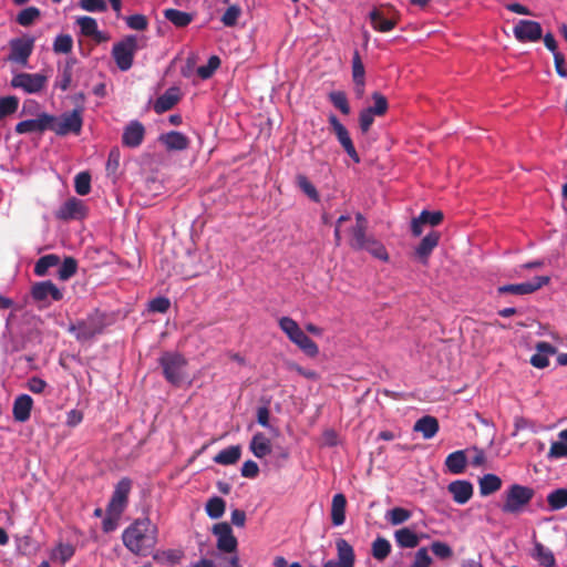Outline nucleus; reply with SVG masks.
<instances>
[{
  "label": "nucleus",
  "mask_w": 567,
  "mask_h": 567,
  "mask_svg": "<svg viewBox=\"0 0 567 567\" xmlns=\"http://www.w3.org/2000/svg\"><path fill=\"white\" fill-rule=\"evenodd\" d=\"M41 16V11L37 7H28L21 10L17 16V22L22 27H29Z\"/></svg>",
  "instance_id": "obj_48"
},
{
  "label": "nucleus",
  "mask_w": 567,
  "mask_h": 567,
  "mask_svg": "<svg viewBox=\"0 0 567 567\" xmlns=\"http://www.w3.org/2000/svg\"><path fill=\"white\" fill-rule=\"evenodd\" d=\"M365 71L364 65L361 61L360 54L358 51L354 52L352 58V78L354 83H359L361 85V81L364 80Z\"/></svg>",
  "instance_id": "obj_54"
},
{
  "label": "nucleus",
  "mask_w": 567,
  "mask_h": 567,
  "mask_svg": "<svg viewBox=\"0 0 567 567\" xmlns=\"http://www.w3.org/2000/svg\"><path fill=\"white\" fill-rule=\"evenodd\" d=\"M126 24L132 30L143 31L147 28L148 21L145 16L136 13L126 18Z\"/></svg>",
  "instance_id": "obj_58"
},
{
  "label": "nucleus",
  "mask_w": 567,
  "mask_h": 567,
  "mask_svg": "<svg viewBox=\"0 0 567 567\" xmlns=\"http://www.w3.org/2000/svg\"><path fill=\"white\" fill-rule=\"evenodd\" d=\"M550 278L548 276H537L530 281L520 282V284H509L499 286L497 288V292L499 295L504 293H513V295H529L546 286L549 282Z\"/></svg>",
  "instance_id": "obj_12"
},
{
  "label": "nucleus",
  "mask_w": 567,
  "mask_h": 567,
  "mask_svg": "<svg viewBox=\"0 0 567 567\" xmlns=\"http://www.w3.org/2000/svg\"><path fill=\"white\" fill-rule=\"evenodd\" d=\"M19 107V99L17 96L0 97V120L17 112Z\"/></svg>",
  "instance_id": "obj_49"
},
{
  "label": "nucleus",
  "mask_w": 567,
  "mask_h": 567,
  "mask_svg": "<svg viewBox=\"0 0 567 567\" xmlns=\"http://www.w3.org/2000/svg\"><path fill=\"white\" fill-rule=\"evenodd\" d=\"M31 297L39 302L60 301L63 299V292L51 280H45L32 286Z\"/></svg>",
  "instance_id": "obj_16"
},
{
  "label": "nucleus",
  "mask_w": 567,
  "mask_h": 567,
  "mask_svg": "<svg viewBox=\"0 0 567 567\" xmlns=\"http://www.w3.org/2000/svg\"><path fill=\"white\" fill-rule=\"evenodd\" d=\"M79 6L87 12H105L107 4L104 0H80Z\"/></svg>",
  "instance_id": "obj_56"
},
{
  "label": "nucleus",
  "mask_w": 567,
  "mask_h": 567,
  "mask_svg": "<svg viewBox=\"0 0 567 567\" xmlns=\"http://www.w3.org/2000/svg\"><path fill=\"white\" fill-rule=\"evenodd\" d=\"M83 125L82 112L79 109L72 112L63 113L61 117L51 124L50 131H53L59 136H64L70 133L79 135Z\"/></svg>",
  "instance_id": "obj_7"
},
{
  "label": "nucleus",
  "mask_w": 567,
  "mask_h": 567,
  "mask_svg": "<svg viewBox=\"0 0 567 567\" xmlns=\"http://www.w3.org/2000/svg\"><path fill=\"white\" fill-rule=\"evenodd\" d=\"M249 449L257 458H262L271 452L270 440L261 432L254 434Z\"/></svg>",
  "instance_id": "obj_29"
},
{
  "label": "nucleus",
  "mask_w": 567,
  "mask_h": 567,
  "mask_svg": "<svg viewBox=\"0 0 567 567\" xmlns=\"http://www.w3.org/2000/svg\"><path fill=\"white\" fill-rule=\"evenodd\" d=\"M55 121V116L45 112L40 113L37 118H30L19 122L16 125V133L29 134V133H42L50 130L51 124Z\"/></svg>",
  "instance_id": "obj_15"
},
{
  "label": "nucleus",
  "mask_w": 567,
  "mask_h": 567,
  "mask_svg": "<svg viewBox=\"0 0 567 567\" xmlns=\"http://www.w3.org/2000/svg\"><path fill=\"white\" fill-rule=\"evenodd\" d=\"M394 539L396 545L401 548H415L420 543L416 533L408 527L395 530Z\"/></svg>",
  "instance_id": "obj_31"
},
{
  "label": "nucleus",
  "mask_w": 567,
  "mask_h": 567,
  "mask_svg": "<svg viewBox=\"0 0 567 567\" xmlns=\"http://www.w3.org/2000/svg\"><path fill=\"white\" fill-rule=\"evenodd\" d=\"M122 540L132 554L147 556L157 543V527L148 517L137 518L124 529Z\"/></svg>",
  "instance_id": "obj_1"
},
{
  "label": "nucleus",
  "mask_w": 567,
  "mask_h": 567,
  "mask_svg": "<svg viewBox=\"0 0 567 567\" xmlns=\"http://www.w3.org/2000/svg\"><path fill=\"white\" fill-rule=\"evenodd\" d=\"M158 141L166 147L167 151H184L189 146L188 137L178 131H171L161 134Z\"/></svg>",
  "instance_id": "obj_21"
},
{
  "label": "nucleus",
  "mask_w": 567,
  "mask_h": 567,
  "mask_svg": "<svg viewBox=\"0 0 567 567\" xmlns=\"http://www.w3.org/2000/svg\"><path fill=\"white\" fill-rule=\"evenodd\" d=\"M74 189L80 196H85L91 192V175L89 172H80L75 175Z\"/></svg>",
  "instance_id": "obj_47"
},
{
  "label": "nucleus",
  "mask_w": 567,
  "mask_h": 567,
  "mask_svg": "<svg viewBox=\"0 0 567 567\" xmlns=\"http://www.w3.org/2000/svg\"><path fill=\"white\" fill-rule=\"evenodd\" d=\"M329 101L332 103V105L338 109L342 114L348 115L350 114V105L348 103V99L344 92L342 91H332L328 95Z\"/></svg>",
  "instance_id": "obj_45"
},
{
  "label": "nucleus",
  "mask_w": 567,
  "mask_h": 567,
  "mask_svg": "<svg viewBox=\"0 0 567 567\" xmlns=\"http://www.w3.org/2000/svg\"><path fill=\"white\" fill-rule=\"evenodd\" d=\"M440 233L430 231L415 248V255L425 264L433 249L439 245Z\"/></svg>",
  "instance_id": "obj_25"
},
{
  "label": "nucleus",
  "mask_w": 567,
  "mask_h": 567,
  "mask_svg": "<svg viewBox=\"0 0 567 567\" xmlns=\"http://www.w3.org/2000/svg\"><path fill=\"white\" fill-rule=\"evenodd\" d=\"M33 409V399L29 394H19L12 404L13 420L24 423L30 419Z\"/></svg>",
  "instance_id": "obj_18"
},
{
  "label": "nucleus",
  "mask_w": 567,
  "mask_h": 567,
  "mask_svg": "<svg viewBox=\"0 0 567 567\" xmlns=\"http://www.w3.org/2000/svg\"><path fill=\"white\" fill-rule=\"evenodd\" d=\"M377 115L369 109H363L359 114V127L363 134L368 133Z\"/></svg>",
  "instance_id": "obj_55"
},
{
  "label": "nucleus",
  "mask_w": 567,
  "mask_h": 567,
  "mask_svg": "<svg viewBox=\"0 0 567 567\" xmlns=\"http://www.w3.org/2000/svg\"><path fill=\"white\" fill-rule=\"evenodd\" d=\"M453 496V501L460 505L466 504L473 495V485L465 480L451 482L447 486Z\"/></svg>",
  "instance_id": "obj_20"
},
{
  "label": "nucleus",
  "mask_w": 567,
  "mask_h": 567,
  "mask_svg": "<svg viewBox=\"0 0 567 567\" xmlns=\"http://www.w3.org/2000/svg\"><path fill=\"white\" fill-rule=\"evenodd\" d=\"M420 217L425 221V225L429 224L431 226H436L443 220V214L439 210L430 212L424 209L421 212Z\"/></svg>",
  "instance_id": "obj_63"
},
{
  "label": "nucleus",
  "mask_w": 567,
  "mask_h": 567,
  "mask_svg": "<svg viewBox=\"0 0 567 567\" xmlns=\"http://www.w3.org/2000/svg\"><path fill=\"white\" fill-rule=\"evenodd\" d=\"M178 89L169 87L161 96H158L154 103V111L157 114H162L171 110L178 102Z\"/></svg>",
  "instance_id": "obj_27"
},
{
  "label": "nucleus",
  "mask_w": 567,
  "mask_h": 567,
  "mask_svg": "<svg viewBox=\"0 0 567 567\" xmlns=\"http://www.w3.org/2000/svg\"><path fill=\"white\" fill-rule=\"evenodd\" d=\"M547 504L550 511L556 512L567 506V488L560 487L548 493Z\"/></svg>",
  "instance_id": "obj_35"
},
{
  "label": "nucleus",
  "mask_w": 567,
  "mask_h": 567,
  "mask_svg": "<svg viewBox=\"0 0 567 567\" xmlns=\"http://www.w3.org/2000/svg\"><path fill=\"white\" fill-rule=\"evenodd\" d=\"M52 49L56 54L70 53L73 49V38L65 33L58 34L53 41Z\"/></svg>",
  "instance_id": "obj_44"
},
{
  "label": "nucleus",
  "mask_w": 567,
  "mask_h": 567,
  "mask_svg": "<svg viewBox=\"0 0 567 567\" xmlns=\"http://www.w3.org/2000/svg\"><path fill=\"white\" fill-rule=\"evenodd\" d=\"M361 250H367L373 257L383 261H388L389 259V255L385 247L380 241L375 240L372 237L367 241V244L362 247Z\"/></svg>",
  "instance_id": "obj_46"
},
{
  "label": "nucleus",
  "mask_w": 567,
  "mask_h": 567,
  "mask_svg": "<svg viewBox=\"0 0 567 567\" xmlns=\"http://www.w3.org/2000/svg\"><path fill=\"white\" fill-rule=\"evenodd\" d=\"M431 550L436 557L441 559L450 558L453 554L452 548L443 542H433L431 544Z\"/></svg>",
  "instance_id": "obj_60"
},
{
  "label": "nucleus",
  "mask_w": 567,
  "mask_h": 567,
  "mask_svg": "<svg viewBox=\"0 0 567 567\" xmlns=\"http://www.w3.org/2000/svg\"><path fill=\"white\" fill-rule=\"evenodd\" d=\"M534 495L535 492L532 487L512 484L503 494L504 502L501 505V509L505 514L518 515L525 511Z\"/></svg>",
  "instance_id": "obj_2"
},
{
  "label": "nucleus",
  "mask_w": 567,
  "mask_h": 567,
  "mask_svg": "<svg viewBox=\"0 0 567 567\" xmlns=\"http://www.w3.org/2000/svg\"><path fill=\"white\" fill-rule=\"evenodd\" d=\"M357 224L351 228V240L350 245L352 248L360 250L367 244V241L371 238L365 235V218L362 214H357L355 216Z\"/></svg>",
  "instance_id": "obj_24"
},
{
  "label": "nucleus",
  "mask_w": 567,
  "mask_h": 567,
  "mask_svg": "<svg viewBox=\"0 0 567 567\" xmlns=\"http://www.w3.org/2000/svg\"><path fill=\"white\" fill-rule=\"evenodd\" d=\"M467 460L464 451H455L447 455L445 466L452 474H461L464 472Z\"/></svg>",
  "instance_id": "obj_34"
},
{
  "label": "nucleus",
  "mask_w": 567,
  "mask_h": 567,
  "mask_svg": "<svg viewBox=\"0 0 567 567\" xmlns=\"http://www.w3.org/2000/svg\"><path fill=\"white\" fill-rule=\"evenodd\" d=\"M86 214L87 208L83 200L71 197L60 206L56 212V218L62 220L83 219Z\"/></svg>",
  "instance_id": "obj_17"
},
{
  "label": "nucleus",
  "mask_w": 567,
  "mask_h": 567,
  "mask_svg": "<svg viewBox=\"0 0 567 567\" xmlns=\"http://www.w3.org/2000/svg\"><path fill=\"white\" fill-rule=\"evenodd\" d=\"M502 486V480L495 474H485L480 480V493L482 496H488L497 492Z\"/></svg>",
  "instance_id": "obj_39"
},
{
  "label": "nucleus",
  "mask_w": 567,
  "mask_h": 567,
  "mask_svg": "<svg viewBox=\"0 0 567 567\" xmlns=\"http://www.w3.org/2000/svg\"><path fill=\"white\" fill-rule=\"evenodd\" d=\"M47 386L48 383L38 377H32L27 383L28 390L35 394L43 393Z\"/></svg>",
  "instance_id": "obj_64"
},
{
  "label": "nucleus",
  "mask_w": 567,
  "mask_h": 567,
  "mask_svg": "<svg viewBox=\"0 0 567 567\" xmlns=\"http://www.w3.org/2000/svg\"><path fill=\"white\" fill-rule=\"evenodd\" d=\"M280 329L288 339L298 346L309 357H316L319 353L318 346L303 332L297 321L290 317H281L278 321Z\"/></svg>",
  "instance_id": "obj_5"
},
{
  "label": "nucleus",
  "mask_w": 567,
  "mask_h": 567,
  "mask_svg": "<svg viewBox=\"0 0 567 567\" xmlns=\"http://www.w3.org/2000/svg\"><path fill=\"white\" fill-rule=\"evenodd\" d=\"M241 14V9L237 4H233L227 8L224 14L220 18V21L225 27H235L237 21Z\"/></svg>",
  "instance_id": "obj_52"
},
{
  "label": "nucleus",
  "mask_w": 567,
  "mask_h": 567,
  "mask_svg": "<svg viewBox=\"0 0 567 567\" xmlns=\"http://www.w3.org/2000/svg\"><path fill=\"white\" fill-rule=\"evenodd\" d=\"M226 509L225 501L219 496L210 497L205 506L206 514L212 519L220 518Z\"/></svg>",
  "instance_id": "obj_40"
},
{
  "label": "nucleus",
  "mask_w": 567,
  "mask_h": 567,
  "mask_svg": "<svg viewBox=\"0 0 567 567\" xmlns=\"http://www.w3.org/2000/svg\"><path fill=\"white\" fill-rule=\"evenodd\" d=\"M9 60L21 65H27L29 56L32 54L34 39L33 38H14L10 40Z\"/></svg>",
  "instance_id": "obj_13"
},
{
  "label": "nucleus",
  "mask_w": 567,
  "mask_h": 567,
  "mask_svg": "<svg viewBox=\"0 0 567 567\" xmlns=\"http://www.w3.org/2000/svg\"><path fill=\"white\" fill-rule=\"evenodd\" d=\"M269 417H270V412H269V409L267 406H259L257 409V422L266 427V429H269L271 432L276 433L278 432L277 429L272 427L270 424H269Z\"/></svg>",
  "instance_id": "obj_62"
},
{
  "label": "nucleus",
  "mask_w": 567,
  "mask_h": 567,
  "mask_svg": "<svg viewBox=\"0 0 567 567\" xmlns=\"http://www.w3.org/2000/svg\"><path fill=\"white\" fill-rule=\"evenodd\" d=\"M391 543L381 536H378L371 545V555L378 561H383L391 553Z\"/></svg>",
  "instance_id": "obj_36"
},
{
  "label": "nucleus",
  "mask_w": 567,
  "mask_h": 567,
  "mask_svg": "<svg viewBox=\"0 0 567 567\" xmlns=\"http://www.w3.org/2000/svg\"><path fill=\"white\" fill-rule=\"evenodd\" d=\"M137 49L136 35H127L113 45L112 56L121 71L125 72L132 68Z\"/></svg>",
  "instance_id": "obj_6"
},
{
  "label": "nucleus",
  "mask_w": 567,
  "mask_h": 567,
  "mask_svg": "<svg viewBox=\"0 0 567 567\" xmlns=\"http://www.w3.org/2000/svg\"><path fill=\"white\" fill-rule=\"evenodd\" d=\"M347 498L343 494L338 493L332 497L331 520L333 526H341L346 522Z\"/></svg>",
  "instance_id": "obj_28"
},
{
  "label": "nucleus",
  "mask_w": 567,
  "mask_h": 567,
  "mask_svg": "<svg viewBox=\"0 0 567 567\" xmlns=\"http://www.w3.org/2000/svg\"><path fill=\"white\" fill-rule=\"evenodd\" d=\"M532 557L537 560L540 566L544 567H554L556 564L553 551L538 542H535L534 544Z\"/></svg>",
  "instance_id": "obj_33"
},
{
  "label": "nucleus",
  "mask_w": 567,
  "mask_h": 567,
  "mask_svg": "<svg viewBox=\"0 0 567 567\" xmlns=\"http://www.w3.org/2000/svg\"><path fill=\"white\" fill-rule=\"evenodd\" d=\"M219 65L220 59L217 55H212L205 65L197 68V74L202 80H207L213 76Z\"/></svg>",
  "instance_id": "obj_50"
},
{
  "label": "nucleus",
  "mask_w": 567,
  "mask_h": 567,
  "mask_svg": "<svg viewBox=\"0 0 567 567\" xmlns=\"http://www.w3.org/2000/svg\"><path fill=\"white\" fill-rule=\"evenodd\" d=\"M145 130L138 121H132L125 128L122 135V143L127 147H137L144 140Z\"/></svg>",
  "instance_id": "obj_19"
},
{
  "label": "nucleus",
  "mask_w": 567,
  "mask_h": 567,
  "mask_svg": "<svg viewBox=\"0 0 567 567\" xmlns=\"http://www.w3.org/2000/svg\"><path fill=\"white\" fill-rule=\"evenodd\" d=\"M439 429H440L439 421L434 416H431V415H424V416L420 417L414 423V426H413V430L415 432L422 433V436L425 440H430V439L434 437L436 435V433L439 432Z\"/></svg>",
  "instance_id": "obj_26"
},
{
  "label": "nucleus",
  "mask_w": 567,
  "mask_h": 567,
  "mask_svg": "<svg viewBox=\"0 0 567 567\" xmlns=\"http://www.w3.org/2000/svg\"><path fill=\"white\" fill-rule=\"evenodd\" d=\"M369 20L372 28L378 32H389L395 28L398 22L395 18H386L384 13L377 8L369 12Z\"/></svg>",
  "instance_id": "obj_23"
},
{
  "label": "nucleus",
  "mask_w": 567,
  "mask_h": 567,
  "mask_svg": "<svg viewBox=\"0 0 567 567\" xmlns=\"http://www.w3.org/2000/svg\"><path fill=\"white\" fill-rule=\"evenodd\" d=\"M567 456V444L565 441L553 442L547 454L549 460H559Z\"/></svg>",
  "instance_id": "obj_57"
},
{
  "label": "nucleus",
  "mask_w": 567,
  "mask_h": 567,
  "mask_svg": "<svg viewBox=\"0 0 567 567\" xmlns=\"http://www.w3.org/2000/svg\"><path fill=\"white\" fill-rule=\"evenodd\" d=\"M373 106H368L377 116H382L386 113L389 104L384 95L379 92L372 93Z\"/></svg>",
  "instance_id": "obj_53"
},
{
  "label": "nucleus",
  "mask_w": 567,
  "mask_h": 567,
  "mask_svg": "<svg viewBox=\"0 0 567 567\" xmlns=\"http://www.w3.org/2000/svg\"><path fill=\"white\" fill-rule=\"evenodd\" d=\"M297 185L311 200L319 202L318 190L305 175L297 176Z\"/></svg>",
  "instance_id": "obj_51"
},
{
  "label": "nucleus",
  "mask_w": 567,
  "mask_h": 567,
  "mask_svg": "<svg viewBox=\"0 0 567 567\" xmlns=\"http://www.w3.org/2000/svg\"><path fill=\"white\" fill-rule=\"evenodd\" d=\"M48 78L41 73H18L11 80V86L14 89H21L28 94H37L41 92Z\"/></svg>",
  "instance_id": "obj_9"
},
{
  "label": "nucleus",
  "mask_w": 567,
  "mask_h": 567,
  "mask_svg": "<svg viewBox=\"0 0 567 567\" xmlns=\"http://www.w3.org/2000/svg\"><path fill=\"white\" fill-rule=\"evenodd\" d=\"M336 547L340 565L344 567H353L355 559L353 547L343 538H339L336 542Z\"/></svg>",
  "instance_id": "obj_30"
},
{
  "label": "nucleus",
  "mask_w": 567,
  "mask_h": 567,
  "mask_svg": "<svg viewBox=\"0 0 567 567\" xmlns=\"http://www.w3.org/2000/svg\"><path fill=\"white\" fill-rule=\"evenodd\" d=\"M164 17L177 28L187 27L194 19L193 14L177 9H165Z\"/></svg>",
  "instance_id": "obj_37"
},
{
  "label": "nucleus",
  "mask_w": 567,
  "mask_h": 567,
  "mask_svg": "<svg viewBox=\"0 0 567 567\" xmlns=\"http://www.w3.org/2000/svg\"><path fill=\"white\" fill-rule=\"evenodd\" d=\"M75 63L74 59H71L66 62V64L63 66V69L60 71L59 75L56 76L54 86L60 89L61 91L69 90L71 82H72V68Z\"/></svg>",
  "instance_id": "obj_41"
},
{
  "label": "nucleus",
  "mask_w": 567,
  "mask_h": 567,
  "mask_svg": "<svg viewBox=\"0 0 567 567\" xmlns=\"http://www.w3.org/2000/svg\"><path fill=\"white\" fill-rule=\"evenodd\" d=\"M171 307V301L166 297H156L148 302L151 312L165 313Z\"/></svg>",
  "instance_id": "obj_59"
},
{
  "label": "nucleus",
  "mask_w": 567,
  "mask_h": 567,
  "mask_svg": "<svg viewBox=\"0 0 567 567\" xmlns=\"http://www.w3.org/2000/svg\"><path fill=\"white\" fill-rule=\"evenodd\" d=\"M330 126L332 127L336 137L340 145L343 147L344 152L349 155V157L354 162H360V156L353 145V142L350 137V134L347 127L338 120L334 114H331L328 118Z\"/></svg>",
  "instance_id": "obj_11"
},
{
  "label": "nucleus",
  "mask_w": 567,
  "mask_h": 567,
  "mask_svg": "<svg viewBox=\"0 0 567 567\" xmlns=\"http://www.w3.org/2000/svg\"><path fill=\"white\" fill-rule=\"evenodd\" d=\"M158 364L163 370V375L167 382L179 386L186 379L185 369L187 361L183 354L177 351H165L158 359Z\"/></svg>",
  "instance_id": "obj_4"
},
{
  "label": "nucleus",
  "mask_w": 567,
  "mask_h": 567,
  "mask_svg": "<svg viewBox=\"0 0 567 567\" xmlns=\"http://www.w3.org/2000/svg\"><path fill=\"white\" fill-rule=\"evenodd\" d=\"M411 516V512L403 507H393L385 513V519L393 526L408 522Z\"/></svg>",
  "instance_id": "obj_42"
},
{
  "label": "nucleus",
  "mask_w": 567,
  "mask_h": 567,
  "mask_svg": "<svg viewBox=\"0 0 567 567\" xmlns=\"http://www.w3.org/2000/svg\"><path fill=\"white\" fill-rule=\"evenodd\" d=\"M60 265V257L54 254H49L40 257L34 265V274L43 277L48 274L49 269Z\"/></svg>",
  "instance_id": "obj_38"
},
{
  "label": "nucleus",
  "mask_w": 567,
  "mask_h": 567,
  "mask_svg": "<svg viewBox=\"0 0 567 567\" xmlns=\"http://www.w3.org/2000/svg\"><path fill=\"white\" fill-rule=\"evenodd\" d=\"M54 555L60 559L62 564H65L74 555V548L70 544H59Z\"/></svg>",
  "instance_id": "obj_61"
},
{
  "label": "nucleus",
  "mask_w": 567,
  "mask_h": 567,
  "mask_svg": "<svg viewBox=\"0 0 567 567\" xmlns=\"http://www.w3.org/2000/svg\"><path fill=\"white\" fill-rule=\"evenodd\" d=\"M76 24L80 28V33L84 37H91L96 42H102L105 40V35L103 32L99 30L97 22L94 18L89 16H82L76 18Z\"/></svg>",
  "instance_id": "obj_22"
},
{
  "label": "nucleus",
  "mask_w": 567,
  "mask_h": 567,
  "mask_svg": "<svg viewBox=\"0 0 567 567\" xmlns=\"http://www.w3.org/2000/svg\"><path fill=\"white\" fill-rule=\"evenodd\" d=\"M104 326V317L96 310L89 313L85 318L72 322L68 331L73 334L79 342L84 343L102 333Z\"/></svg>",
  "instance_id": "obj_3"
},
{
  "label": "nucleus",
  "mask_w": 567,
  "mask_h": 567,
  "mask_svg": "<svg viewBox=\"0 0 567 567\" xmlns=\"http://www.w3.org/2000/svg\"><path fill=\"white\" fill-rule=\"evenodd\" d=\"M59 266L58 278L62 281L69 280L76 274L78 261L73 257H65Z\"/></svg>",
  "instance_id": "obj_43"
},
{
  "label": "nucleus",
  "mask_w": 567,
  "mask_h": 567,
  "mask_svg": "<svg viewBox=\"0 0 567 567\" xmlns=\"http://www.w3.org/2000/svg\"><path fill=\"white\" fill-rule=\"evenodd\" d=\"M213 534L217 537V548L223 553H236L238 542L228 523H218L213 526Z\"/></svg>",
  "instance_id": "obj_14"
},
{
  "label": "nucleus",
  "mask_w": 567,
  "mask_h": 567,
  "mask_svg": "<svg viewBox=\"0 0 567 567\" xmlns=\"http://www.w3.org/2000/svg\"><path fill=\"white\" fill-rule=\"evenodd\" d=\"M132 480L128 477L121 478L114 487L111 499L107 504L106 512L122 515L128 505V495L132 489Z\"/></svg>",
  "instance_id": "obj_8"
},
{
  "label": "nucleus",
  "mask_w": 567,
  "mask_h": 567,
  "mask_svg": "<svg viewBox=\"0 0 567 567\" xmlns=\"http://www.w3.org/2000/svg\"><path fill=\"white\" fill-rule=\"evenodd\" d=\"M513 34L518 42H537L543 38L539 22L534 20H518L513 28Z\"/></svg>",
  "instance_id": "obj_10"
},
{
  "label": "nucleus",
  "mask_w": 567,
  "mask_h": 567,
  "mask_svg": "<svg viewBox=\"0 0 567 567\" xmlns=\"http://www.w3.org/2000/svg\"><path fill=\"white\" fill-rule=\"evenodd\" d=\"M241 456V447L239 445H231L214 456V462L219 465H234Z\"/></svg>",
  "instance_id": "obj_32"
}]
</instances>
